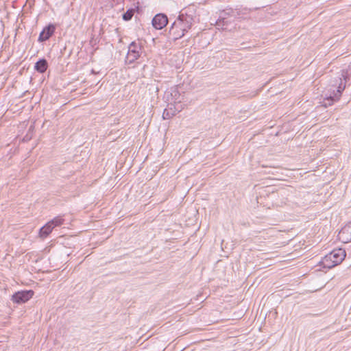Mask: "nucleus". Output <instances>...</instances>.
<instances>
[{
  "instance_id": "obj_1",
  "label": "nucleus",
  "mask_w": 351,
  "mask_h": 351,
  "mask_svg": "<svg viewBox=\"0 0 351 351\" xmlns=\"http://www.w3.org/2000/svg\"><path fill=\"white\" fill-rule=\"evenodd\" d=\"M195 23V16L187 10H183L169 29V35L173 40L183 37Z\"/></svg>"
},
{
  "instance_id": "obj_2",
  "label": "nucleus",
  "mask_w": 351,
  "mask_h": 351,
  "mask_svg": "<svg viewBox=\"0 0 351 351\" xmlns=\"http://www.w3.org/2000/svg\"><path fill=\"white\" fill-rule=\"evenodd\" d=\"M346 251L341 248L335 249L326 254L322 260L324 267L331 269L339 265L346 258Z\"/></svg>"
},
{
  "instance_id": "obj_3",
  "label": "nucleus",
  "mask_w": 351,
  "mask_h": 351,
  "mask_svg": "<svg viewBox=\"0 0 351 351\" xmlns=\"http://www.w3.org/2000/svg\"><path fill=\"white\" fill-rule=\"evenodd\" d=\"M141 45L135 42L131 43L128 47V51L126 56V62L129 64L133 63L141 56Z\"/></svg>"
},
{
  "instance_id": "obj_4",
  "label": "nucleus",
  "mask_w": 351,
  "mask_h": 351,
  "mask_svg": "<svg viewBox=\"0 0 351 351\" xmlns=\"http://www.w3.org/2000/svg\"><path fill=\"white\" fill-rule=\"evenodd\" d=\"M33 295L34 291L32 290L18 291L12 295V301L17 304H23L27 302Z\"/></svg>"
},
{
  "instance_id": "obj_5",
  "label": "nucleus",
  "mask_w": 351,
  "mask_h": 351,
  "mask_svg": "<svg viewBox=\"0 0 351 351\" xmlns=\"http://www.w3.org/2000/svg\"><path fill=\"white\" fill-rule=\"evenodd\" d=\"M152 25L156 29H162L168 23V18L165 14H158L152 19Z\"/></svg>"
},
{
  "instance_id": "obj_6",
  "label": "nucleus",
  "mask_w": 351,
  "mask_h": 351,
  "mask_svg": "<svg viewBox=\"0 0 351 351\" xmlns=\"http://www.w3.org/2000/svg\"><path fill=\"white\" fill-rule=\"evenodd\" d=\"M55 30V25L53 24H49L40 33L38 41L42 43L49 40L50 37L53 34Z\"/></svg>"
},
{
  "instance_id": "obj_7",
  "label": "nucleus",
  "mask_w": 351,
  "mask_h": 351,
  "mask_svg": "<svg viewBox=\"0 0 351 351\" xmlns=\"http://www.w3.org/2000/svg\"><path fill=\"white\" fill-rule=\"evenodd\" d=\"M181 109H178L175 105L170 104L168 105V108L164 110L162 114L163 119H169L175 116Z\"/></svg>"
},
{
  "instance_id": "obj_8",
  "label": "nucleus",
  "mask_w": 351,
  "mask_h": 351,
  "mask_svg": "<svg viewBox=\"0 0 351 351\" xmlns=\"http://www.w3.org/2000/svg\"><path fill=\"white\" fill-rule=\"evenodd\" d=\"M48 68V62L46 59L42 58L40 59L38 61H37L34 66V69L40 73H45Z\"/></svg>"
},
{
  "instance_id": "obj_9",
  "label": "nucleus",
  "mask_w": 351,
  "mask_h": 351,
  "mask_svg": "<svg viewBox=\"0 0 351 351\" xmlns=\"http://www.w3.org/2000/svg\"><path fill=\"white\" fill-rule=\"evenodd\" d=\"M340 83L337 87V93H334V96H330V97L328 99V100L331 101H337L340 99V97L342 94V92L346 88V84L343 83L341 78H340Z\"/></svg>"
},
{
  "instance_id": "obj_10",
  "label": "nucleus",
  "mask_w": 351,
  "mask_h": 351,
  "mask_svg": "<svg viewBox=\"0 0 351 351\" xmlns=\"http://www.w3.org/2000/svg\"><path fill=\"white\" fill-rule=\"evenodd\" d=\"M53 228L49 222L43 226L39 231V236L42 239L46 238L53 230Z\"/></svg>"
},
{
  "instance_id": "obj_11",
  "label": "nucleus",
  "mask_w": 351,
  "mask_h": 351,
  "mask_svg": "<svg viewBox=\"0 0 351 351\" xmlns=\"http://www.w3.org/2000/svg\"><path fill=\"white\" fill-rule=\"evenodd\" d=\"M233 19H223L222 18H220L216 21V26L218 29H226L228 25L232 23Z\"/></svg>"
},
{
  "instance_id": "obj_12",
  "label": "nucleus",
  "mask_w": 351,
  "mask_h": 351,
  "mask_svg": "<svg viewBox=\"0 0 351 351\" xmlns=\"http://www.w3.org/2000/svg\"><path fill=\"white\" fill-rule=\"evenodd\" d=\"M220 18H222L223 19H228L232 16L234 17V11L230 8L226 9L225 10H223L220 14Z\"/></svg>"
},
{
  "instance_id": "obj_13",
  "label": "nucleus",
  "mask_w": 351,
  "mask_h": 351,
  "mask_svg": "<svg viewBox=\"0 0 351 351\" xmlns=\"http://www.w3.org/2000/svg\"><path fill=\"white\" fill-rule=\"evenodd\" d=\"M135 13V10L134 8L128 9L123 14V19L125 21H129L132 19V16Z\"/></svg>"
},
{
  "instance_id": "obj_14",
  "label": "nucleus",
  "mask_w": 351,
  "mask_h": 351,
  "mask_svg": "<svg viewBox=\"0 0 351 351\" xmlns=\"http://www.w3.org/2000/svg\"><path fill=\"white\" fill-rule=\"evenodd\" d=\"M64 219L58 216L53 218L52 220L49 221V223L53 226V228H54L56 226H60L63 223Z\"/></svg>"
},
{
  "instance_id": "obj_15",
  "label": "nucleus",
  "mask_w": 351,
  "mask_h": 351,
  "mask_svg": "<svg viewBox=\"0 0 351 351\" xmlns=\"http://www.w3.org/2000/svg\"><path fill=\"white\" fill-rule=\"evenodd\" d=\"M341 76L346 81L347 79L348 78V72L345 71H342Z\"/></svg>"
}]
</instances>
